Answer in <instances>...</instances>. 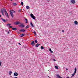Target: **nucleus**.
I'll return each mask as SVG.
<instances>
[{"instance_id":"40","label":"nucleus","mask_w":78,"mask_h":78,"mask_svg":"<svg viewBox=\"0 0 78 78\" xmlns=\"http://www.w3.org/2000/svg\"><path fill=\"white\" fill-rule=\"evenodd\" d=\"M48 2H49V1H50V0H47Z\"/></svg>"},{"instance_id":"16","label":"nucleus","mask_w":78,"mask_h":78,"mask_svg":"<svg viewBox=\"0 0 78 78\" xmlns=\"http://www.w3.org/2000/svg\"><path fill=\"white\" fill-rule=\"evenodd\" d=\"M5 14L7 17H8V18L9 17V16L8 15V13H5Z\"/></svg>"},{"instance_id":"37","label":"nucleus","mask_w":78,"mask_h":78,"mask_svg":"<svg viewBox=\"0 0 78 78\" xmlns=\"http://www.w3.org/2000/svg\"><path fill=\"white\" fill-rule=\"evenodd\" d=\"M1 63H2V62H0V66H1Z\"/></svg>"},{"instance_id":"9","label":"nucleus","mask_w":78,"mask_h":78,"mask_svg":"<svg viewBox=\"0 0 78 78\" xmlns=\"http://www.w3.org/2000/svg\"><path fill=\"white\" fill-rule=\"evenodd\" d=\"M71 2L73 4H75V0H71Z\"/></svg>"},{"instance_id":"38","label":"nucleus","mask_w":78,"mask_h":78,"mask_svg":"<svg viewBox=\"0 0 78 78\" xmlns=\"http://www.w3.org/2000/svg\"><path fill=\"white\" fill-rule=\"evenodd\" d=\"M62 32H64V30H62Z\"/></svg>"},{"instance_id":"35","label":"nucleus","mask_w":78,"mask_h":78,"mask_svg":"<svg viewBox=\"0 0 78 78\" xmlns=\"http://www.w3.org/2000/svg\"><path fill=\"white\" fill-rule=\"evenodd\" d=\"M18 44H19V45H21V44L20 43H19Z\"/></svg>"},{"instance_id":"5","label":"nucleus","mask_w":78,"mask_h":78,"mask_svg":"<svg viewBox=\"0 0 78 78\" xmlns=\"http://www.w3.org/2000/svg\"><path fill=\"white\" fill-rule=\"evenodd\" d=\"M25 30L24 29H21V30H20V32H22V33H24V32H25Z\"/></svg>"},{"instance_id":"13","label":"nucleus","mask_w":78,"mask_h":78,"mask_svg":"<svg viewBox=\"0 0 78 78\" xmlns=\"http://www.w3.org/2000/svg\"><path fill=\"white\" fill-rule=\"evenodd\" d=\"M12 30H17V28H12Z\"/></svg>"},{"instance_id":"45","label":"nucleus","mask_w":78,"mask_h":78,"mask_svg":"<svg viewBox=\"0 0 78 78\" xmlns=\"http://www.w3.org/2000/svg\"><path fill=\"white\" fill-rule=\"evenodd\" d=\"M54 61H55V59H54Z\"/></svg>"},{"instance_id":"11","label":"nucleus","mask_w":78,"mask_h":78,"mask_svg":"<svg viewBox=\"0 0 78 78\" xmlns=\"http://www.w3.org/2000/svg\"><path fill=\"white\" fill-rule=\"evenodd\" d=\"M25 34H22L20 35V37H23V36H25Z\"/></svg>"},{"instance_id":"43","label":"nucleus","mask_w":78,"mask_h":78,"mask_svg":"<svg viewBox=\"0 0 78 78\" xmlns=\"http://www.w3.org/2000/svg\"><path fill=\"white\" fill-rule=\"evenodd\" d=\"M66 78H69V77H67Z\"/></svg>"},{"instance_id":"6","label":"nucleus","mask_w":78,"mask_h":78,"mask_svg":"<svg viewBox=\"0 0 78 78\" xmlns=\"http://www.w3.org/2000/svg\"><path fill=\"white\" fill-rule=\"evenodd\" d=\"M19 26L21 28H23L25 27V25H23V24H22L20 25Z\"/></svg>"},{"instance_id":"1","label":"nucleus","mask_w":78,"mask_h":78,"mask_svg":"<svg viewBox=\"0 0 78 78\" xmlns=\"http://www.w3.org/2000/svg\"><path fill=\"white\" fill-rule=\"evenodd\" d=\"M14 24L16 25H20L21 24V23L19 21H16L14 23Z\"/></svg>"},{"instance_id":"46","label":"nucleus","mask_w":78,"mask_h":78,"mask_svg":"<svg viewBox=\"0 0 78 78\" xmlns=\"http://www.w3.org/2000/svg\"><path fill=\"white\" fill-rule=\"evenodd\" d=\"M48 77H50L49 76H48Z\"/></svg>"},{"instance_id":"32","label":"nucleus","mask_w":78,"mask_h":78,"mask_svg":"<svg viewBox=\"0 0 78 78\" xmlns=\"http://www.w3.org/2000/svg\"><path fill=\"white\" fill-rule=\"evenodd\" d=\"M18 12H21V10H19L18 11Z\"/></svg>"},{"instance_id":"2","label":"nucleus","mask_w":78,"mask_h":78,"mask_svg":"<svg viewBox=\"0 0 78 78\" xmlns=\"http://www.w3.org/2000/svg\"><path fill=\"white\" fill-rule=\"evenodd\" d=\"M74 70H75V71H74V73L72 74V76H74V75H75V73H76V71H77V69H76V68H75Z\"/></svg>"},{"instance_id":"19","label":"nucleus","mask_w":78,"mask_h":78,"mask_svg":"<svg viewBox=\"0 0 78 78\" xmlns=\"http://www.w3.org/2000/svg\"><path fill=\"white\" fill-rule=\"evenodd\" d=\"M1 11L2 13V15H4V14H3L4 12H3V10H2V9H1Z\"/></svg>"},{"instance_id":"4","label":"nucleus","mask_w":78,"mask_h":78,"mask_svg":"<svg viewBox=\"0 0 78 78\" xmlns=\"http://www.w3.org/2000/svg\"><path fill=\"white\" fill-rule=\"evenodd\" d=\"M36 44V43H34V41H33L31 42V43H30V45H31L32 47H33V46H34Z\"/></svg>"},{"instance_id":"12","label":"nucleus","mask_w":78,"mask_h":78,"mask_svg":"<svg viewBox=\"0 0 78 78\" xmlns=\"http://www.w3.org/2000/svg\"><path fill=\"white\" fill-rule=\"evenodd\" d=\"M39 45H40V44L38 43H37L36 45H35V47H39Z\"/></svg>"},{"instance_id":"42","label":"nucleus","mask_w":78,"mask_h":78,"mask_svg":"<svg viewBox=\"0 0 78 78\" xmlns=\"http://www.w3.org/2000/svg\"><path fill=\"white\" fill-rule=\"evenodd\" d=\"M18 33V34H20V32H19Z\"/></svg>"},{"instance_id":"34","label":"nucleus","mask_w":78,"mask_h":78,"mask_svg":"<svg viewBox=\"0 0 78 78\" xmlns=\"http://www.w3.org/2000/svg\"><path fill=\"white\" fill-rule=\"evenodd\" d=\"M12 12L13 13H16V12H15V11H14V10H12Z\"/></svg>"},{"instance_id":"3","label":"nucleus","mask_w":78,"mask_h":78,"mask_svg":"<svg viewBox=\"0 0 78 78\" xmlns=\"http://www.w3.org/2000/svg\"><path fill=\"white\" fill-rule=\"evenodd\" d=\"M31 17L34 19V20H35V16L33 15V14L31 13L30 14Z\"/></svg>"},{"instance_id":"23","label":"nucleus","mask_w":78,"mask_h":78,"mask_svg":"<svg viewBox=\"0 0 78 78\" xmlns=\"http://www.w3.org/2000/svg\"><path fill=\"white\" fill-rule=\"evenodd\" d=\"M26 8H27V9H29V8H30V7H29V6H26Z\"/></svg>"},{"instance_id":"8","label":"nucleus","mask_w":78,"mask_h":78,"mask_svg":"<svg viewBox=\"0 0 78 78\" xmlns=\"http://www.w3.org/2000/svg\"><path fill=\"white\" fill-rule=\"evenodd\" d=\"M1 20L3 21L4 22H8V20H5V19H3V18H1Z\"/></svg>"},{"instance_id":"10","label":"nucleus","mask_w":78,"mask_h":78,"mask_svg":"<svg viewBox=\"0 0 78 78\" xmlns=\"http://www.w3.org/2000/svg\"><path fill=\"white\" fill-rule=\"evenodd\" d=\"M14 76H18V73L17 72L14 73Z\"/></svg>"},{"instance_id":"7","label":"nucleus","mask_w":78,"mask_h":78,"mask_svg":"<svg viewBox=\"0 0 78 78\" xmlns=\"http://www.w3.org/2000/svg\"><path fill=\"white\" fill-rule=\"evenodd\" d=\"M10 15L12 18H13L14 17V14H13V12H11V11H10Z\"/></svg>"},{"instance_id":"41","label":"nucleus","mask_w":78,"mask_h":78,"mask_svg":"<svg viewBox=\"0 0 78 78\" xmlns=\"http://www.w3.org/2000/svg\"><path fill=\"white\" fill-rule=\"evenodd\" d=\"M2 17V16L0 15V17Z\"/></svg>"},{"instance_id":"15","label":"nucleus","mask_w":78,"mask_h":78,"mask_svg":"<svg viewBox=\"0 0 78 78\" xmlns=\"http://www.w3.org/2000/svg\"><path fill=\"white\" fill-rule=\"evenodd\" d=\"M28 28H30V26L28 25H27L25 27L26 29H28Z\"/></svg>"},{"instance_id":"30","label":"nucleus","mask_w":78,"mask_h":78,"mask_svg":"<svg viewBox=\"0 0 78 78\" xmlns=\"http://www.w3.org/2000/svg\"><path fill=\"white\" fill-rule=\"evenodd\" d=\"M3 11L4 12L5 11H6V9H5V8H4L3 9Z\"/></svg>"},{"instance_id":"39","label":"nucleus","mask_w":78,"mask_h":78,"mask_svg":"<svg viewBox=\"0 0 78 78\" xmlns=\"http://www.w3.org/2000/svg\"><path fill=\"white\" fill-rule=\"evenodd\" d=\"M66 70H68V69L67 68L66 69Z\"/></svg>"},{"instance_id":"27","label":"nucleus","mask_w":78,"mask_h":78,"mask_svg":"<svg viewBox=\"0 0 78 78\" xmlns=\"http://www.w3.org/2000/svg\"><path fill=\"white\" fill-rule=\"evenodd\" d=\"M13 27L12 26H9L8 27V28H13Z\"/></svg>"},{"instance_id":"18","label":"nucleus","mask_w":78,"mask_h":78,"mask_svg":"<svg viewBox=\"0 0 78 78\" xmlns=\"http://www.w3.org/2000/svg\"><path fill=\"white\" fill-rule=\"evenodd\" d=\"M24 20H25L26 21L25 23H28V20H27V19L25 18V19H24Z\"/></svg>"},{"instance_id":"22","label":"nucleus","mask_w":78,"mask_h":78,"mask_svg":"<svg viewBox=\"0 0 78 78\" xmlns=\"http://www.w3.org/2000/svg\"><path fill=\"white\" fill-rule=\"evenodd\" d=\"M9 75H11V74H12V71H9Z\"/></svg>"},{"instance_id":"20","label":"nucleus","mask_w":78,"mask_h":78,"mask_svg":"<svg viewBox=\"0 0 78 78\" xmlns=\"http://www.w3.org/2000/svg\"><path fill=\"white\" fill-rule=\"evenodd\" d=\"M49 51H50V52H51V53H53V52L52 50H51V48H49Z\"/></svg>"},{"instance_id":"31","label":"nucleus","mask_w":78,"mask_h":78,"mask_svg":"<svg viewBox=\"0 0 78 78\" xmlns=\"http://www.w3.org/2000/svg\"><path fill=\"white\" fill-rule=\"evenodd\" d=\"M33 33H34V34H35V35H36V32H35V31H34L33 32Z\"/></svg>"},{"instance_id":"44","label":"nucleus","mask_w":78,"mask_h":78,"mask_svg":"<svg viewBox=\"0 0 78 78\" xmlns=\"http://www.w3.org/2000/svg\"><path fill=\"white\" fill-rule=\"evenodd\" d=\"M11 0V1H12V0Z\"/></svg>"},{"instance_id":"25","label":"nucleus","mask_w":78,"mask_h":78,"mask_svg":"<svg viewBox=\"0 0 78 78\" xmlns=\"http://www.w3.org/2000/svg\"><path fill=\"white\" fill-rule=\"evenodd\" d=\"M13 6H17V4L16 3H14L13 4Z\"/></svg>"},{"instance_id":"24","label":"nucleus","mask_w":78,"mask_h":78,"mask_svg":"<svg viewBox=\"0 0 78 78\" xmlns=\"http://www.w3.org/2000/svg\"><path fill=\"white\" fill-rule=\"evenodd\" d=\"M11 24H9V23H8L7 24V26H11Z\"/></svg>"},{"instance_id":"29","label":"nucleus","mask_w":78,"mask_h":78,"mask_svg":"<svg viewBox=\"0 0 78 78\" xmlns=\"http://www.w3.org/2000/svg\"><path fill=\"white\" fill-rule=\"evenodd\" d=\"M35 43H37V40H35Z\"/></svg>"},{"instance_id":"14","label":"nucleus","mask_w":78,"mask_h":78,"mask_svg":"<svg viewBox=\"0 0 78 78\" xmlns=\"http://www.w3.org/2000/svg\"><path fill=\"white\" fill-rule=\"evenodd\" d=\"M74 24L75 25H77L78 24V22L76 21H74Z\"/></svg>"},{"instance_id":"36","label":"nucleus","mask_w":78,"mask_h":78,"mask_svg":"<svg viewBox=\"0 0 78 78\" xmlns=\"http://www.w3.org/2000/svg\"><path fill=\"white\" fill-rule=\"evenodd\" d=\"M9 31H7V34H9Z\"/></svg>"},{"instance_id":"33","label":"nucleus","mask_w":78,"mask_h":78,"mask_svg":"<svg viewBox=\"0 0 78 78\" xmlns=\"http://www.w3.org/2000/svg\"><path fill=\"white\" fill-rule=\"evenodd\" d=\"M4 12L5 14H6V13H7L6 10L5 11H4Z\"/></svg>"},{"instance_id":"21","label":"nucleus","mask_w":78,"mask_h":78,"mask_svg":"<svg viewBox=\"0 0 78 78\" xmlns=\"http://www.w3.org/2000/svg\"><path fill=\"white\" fill-rule=\"evenodd\" d=\"M30 25L32 26V27H34V25H33V23H32V22L30 23Z\"/></svg>"},{"instance_id":"28","label":"nucleus","mask_w":78,"mask_h":78,"mask_svg":"<svg viewBox=\"0 0 78 78\" xmlns=\"http://www.w3.org/2000/svg\"><path fill=\"white\" fill-rule=\"evenodd\" d=\"M41 49H44V47L42 46H41Z\"/></svg>"},{"instance_id":"17","label":"nucleus","mask_w":78,"mask_h":78,"mask_svg":"<svg viewBox=\"0 0 78 78\" xmlns=\"http://www.w3.org/2000/svg\"><path fill=\"white\" fill-rule=\"evenodd\" d=\"M55 68L56 69H57V70H58V69H59V68H58V67L56 66H55Z\"/></svg>"},{"instance_id":"26","label":"nucleus","mask_w":78,"mask_h":78,"mask_svg":"<svg viewBox=\"0 0 78 78\" xmlns=\"http://www.w3.org/2000/svg\"><path fill=\"white\" fill-rule=\"evenodd\" d=\"M21 4L22 6H23V2H21Z\"/></svg>"}]
</instances>
